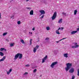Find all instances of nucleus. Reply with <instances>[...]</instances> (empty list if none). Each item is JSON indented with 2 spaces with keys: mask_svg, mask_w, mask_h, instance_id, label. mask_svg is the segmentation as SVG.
<instances>
[{
  "mask_svg": "<svg viewBox=\"0 0 79 79\" xmlns=\"http://www.w3.org/2000/svg\"><path fill=\"white\" fill-rule=\"evenodd\" d=\"M67 67L65 68V70L66 71H68L72 66V64L70 63H68L66 64Z\"/></svg>",
  "mask_w": 79,
  "mask_h": 79,
  "instance_id": "nucleus-1",
  "label": "nucleus"
},
{
  "mask_svg": "<svg viewBox=\"0 0 79 79\" xmlns=\"http://www.w3.org/2000/svg\"><path fill=\"white\" fill-rule=\"evenodd\" d=\"M56 17V12H55L54 13L53 16L52 17V20L55 19Z\"/></svg>",
  "mask_w": 79,
  "mask_h": 79,
  "instance_id": "nucleus-2",
  "label": "nucleus"
},
{
  "mask_svg": "<svg viewBox=\"0 0 79 79\" xmlns=\"http://www.w3.org/2000/svg\"><path fill=\"white\" fill-rule=\"evenodd\" d=\"M39 12H40L41 13V14L40 15V16L42 15H44V14H45V12L44 10H39Z\"/></svg>",
  "mask_w": 79,
  "mask_h": 79,
  "instance_id": "nucleus-3",
  "label": "nucleus"
},
{
  "mask_svg": "<svg viewBox=\"0 0 79 79\" xmlns=\"http://www.w3.org/2000/svg\"><path fill=\"white\" fill-rule=\"evenodd\" d=\"M57 63H58V62H55L52 63L51 65V67H52V68H53L54 66H55V64H56Z\"/></svg>",
  "mask_w": 79,
  "mask_h": 79,
  "instance_id": "nucleus-4",
  "label": "nucleus"
},
{
  "mask_svg": "<svg viewBox=\"0 0 79 79\" xmlns=\"http://www.w3.org/2000/svg\"><path fill=\"white\" fill-rule=\"evenodd\" d=\"M47 55L46 56L42 59V63H44L45 61L47 60Z\"/></svg>",
  "mask_w": 79,
  "mask_h": 79,
  "instance_id": "nucleus-5",
  "label": "nucleus"
},
{
  "mask_svg": "<svg viewBox=\"0 0 79 79\" xmlns=\"http://www.w3.org/2000/svg\"><path fill=\"white\" fill-rule=\"evenodd\" d=\"M19 53H18L16 54V55H15V60H17V58L19 57Z\"/></svg>",
  "mask_w": 79,
  "mask_h": 79,
  "instance_id": "nucleus-6",
  "label": "nucleus"
},
{
  "mask_svg": "<svg viewBox=\"0 0 79 79\" xmlns=\"http://www.w3.org/2000/svg\"><path fill=\"white\" fill-rule=\"evenodd\" d=\"M69 73H74V69L73 68H71V69L69 70Z\"/></svg>",
  "mask_w": 79,
  "mask_h": 79,
  "instance_id": "nucleus-7",
  "label": "nucleus"
},
{
  "mask_svg": "<svg viewBox=\"0 0 79 79\" xmlns=\"http://www.w3.org/2000/svg\"><path fill=\"white\" fill-rule=\"evenodd\" d=\"M5 58H6V57L5 56H4L0 60V62H2V61H4V60H5Z\"/></svg>",
  "mask_w": 79,
  "mask_h": 79,
  "instance_id": "nucleus-8",
  "label": "nucleus"
},
{
  "mask_svg": "<svg viewBox=\"0 0 79 79\" xmlns=\"http://www.w3.org/2000/svg\"><path fill=\"white\" fill-rule=\"evenodd\" d=\"M74 45H75V48H78V47H79V45H77V43H74Z\"/></svg>",
  "mask_w": 79,
  "mask_h": 79,
  "instance_id": "nucleus-9",
  "label": "nucleus"
},
{
  "mask_svg": "<svg viewBox=\"0 0 79 79\" xmlns=\"http://www.w3.org/2000/svg\"><path fill=\"white\" fill-rule=\"evenodd\" d=\"M19 59H21L22 58H23V54H20L19 53Z\"/></svg>",
  "mask_w": 79,
  "mask_h": 79,
  "instance_id": "nucleus-10",
  "label": "nucleus"
},
{
  "mask_svg": "<svg viewBox=\"0 0 79 79\" xmlns=\"http://www.w3.org/2000/svg\"><path fill=\"white\" fill-rule=\"evenodd\" d=\"M30 15H34V11L33 10H31L30 11Z\"/></svg>",
  "mask_w": 79,
  "mask_h": 79,
  "instance_id": "nucleus-11",
  "label": "nucleus"
},
{
  "mask_svg": "<svg viewBox=\"0 0 79 79\" xmlns=\"http://www.w3.org/2000/svg\"><path fill=\"white\" fill-rule=\"evenodd\" d=\"M60 29L61 28H60V27H59L58 30L56 31V34H60V33L59 32V30H60Z\"/></svg>",
  "mask_w": 79,
  "mask_h": 79,
  "instance_id": "nucleus-12",
  "label": "nucleus"
},
{
  "mask_svg": "<svg viewBox=\"0 0 79 79\" xmlns=\"http://www.w3.org/2000/svg\"><path fill=\"white\" fill-rule=\"evenodd\" d=\"M68 53H66L64 54V57H65V58H68Z\"/></svg>",
  "mask_w": 79,
  "mask_h": 79,
  "instance_id": "nucleus-13",
  "label": "nucleus"
},
{
  "mask_svg": "<svg viewBox=\"0 0 79 79\" xmlns=\"http://www.w3.org/2000/svg\"><path fill=\"white\" fill-rule=\"evenodd\" d=\"M77 32V31H73L71 32V34H76Z\"/></svg>",
  "mask_w": 79,
  "mask_h": 79,
  "instance_id": "nucleus-14",
  "label": "nucleus"
},
{
  "mask_svg": "<svg viewBox=\"0 0 79 79\" xmlns=\"http://www.w3.org/2000/svg\"><path fill=\"white\" fill-rule=\"evenodd\" d=\"M62 21H63V19H60L58 22V23H62Z\"/></svg>",
  "mask_w": 79,
  "mask_h": 79,
  "instance_id": "nucleus-15",
  "label": "nucleus"
},
{
  "mask_svg": "<svg viewBox=\"0 0 79 79\" xmlns=\"http://www.w3.org/2000/svg\"><path fill=\"white\" fill-rule=\"evenodd\" d=\"M0 55L1 56H3V55H4V54L2 52H0Z\"/></svg>",
  "mask_w": 79,
  "mask_h": 79,
  "instance_id": "nucleus-16",
  "label": "nucleus"
},
{
  "mask_svg": "<svg viewBox=\"0 0 79 79\" xmlns=\"http://www.w3.org/2000/svg\"><path fill=\"white\" fill-rule=\"evenodd\" d=\"M36 50H37V49L35 48H34L33 49V52L35 53L36 52Z\"/></svg>",
  "mask_w": 79,
  "mask_h": 79,
  "instance_id": "nucleus-17",
  "label": "nucleus"
},
{
  "mask_svg": "<svg viewBox=\"0 0 79 79\" xmlns=\"http://www.w3.org/2000/svg\"><path fill=\"white\" fill-rule=\"evenodd\" d=\"M32 39H30V45H32Z\"/></svg>",
  "mask_w": 79,
  "mask_h": 79,
  "instance_id": "nucleus-18",
  "label": "nucleus"
},
{
  "mask_svg": "<svg viewBox=\"0 0 79 79\" xmlns=\"http://www.w3.org/2000/svg\"><path fill=\"white\" fill-rule=\"evenodd\" d=\"M77 10H75L74 11V15H76L77 13Z\"/></svg>",
  "mask_w": 79,
  "mask_h": 79,
  "instance_id": "nucleus-19",
  "label": "nucleus"
},
{
  "mask_svg": "<svg viewBox=\"0 0 79 79\" xmlns=\"http://www.w3.org/2000/svg\"><path fill=\"white\" fill-rule=\"evenodd\" d=\"M20 41L22 43V44H25V43H24V41L23 39L21 40Z\"/></svg>",
  "mask_w": 79,
  "mask_h": 79,
  "instance_id": "nucleus-20",
  "label": "nucleus"
},
{
  "mask_svg": "<svg viewBox=\"0 0 79 79\" xmlns=\"http://www.w3.org/2000/svg\"><path fill=\"white\" fill-rule=\"evenodd\" d=\"M46 30L47 31H48L49 30H50V28L49 27H46Z\"/></svg>",
  "mask_w": 79,
  "mask_h": 79,
  "instance_id": "nucleus-21",
  "label": "nucleus"
},
{
  "mask_svg": "<svg viewBox=\"0 0 79 79\" xmlns=\"http://www.w3.org/2000/svg\"><path fill=\"white\" fill-rule=\"evenodd\" d=\"M8 34V33L7 32H5L3 33V36H5V35H6V34Z\"/></svg>",
  "mask_w": 79,
  "mask_h": 79,
  "instance_id": "nucleus-22",
  "label": "nucleus"
},
{
  "mask_svg": "<svg viewBox=\"0 0 79 79\" xmlns=\"http://www.w3.org/2000/svg\"><path fill=\"white\" fill-rule=\"evenodd\" d=\"M45 15L44 14H43L40 18V19H42V18H44V16Z\"/></svg>",
  "mask_w": 79,
  "mask_h": 79,
  "instance_id": "nucleus-23",
  "label": "nucleus"
},
{
  "mask_svg": "<svg viewBox=\"0 0 79 79\" xmlns=\"http://www.w3.org/2000/svg\"><path fill=\"white\" fill-rule=\"evenodd\" d=\"M4 48H1L0 49V51H1V52H2V51L4 50Z\"/></svg>",
  "mask_w": 79,
  "mask_h": 79,
  "instance_id": "nucleus-24",
  "label": "nucleus"
},
{
  "mask_svg": "<svg viewBox=\"0 0 79 79\" xmlns=\"http://www.w3.org/2000/svg\"><path fill=\"white\" fill-rule=\"evenodd\" d=\"M10 47H13L14 46V44H10Z\"/></svg>",
  "mask_w": 79,
  "mask_h": 79,
  "instance_id": "nucleus-25",
  "label": "nucleus"
},
{
  "mask_svg": "<svg viewBox=\"0 0 79 79\" xmlns=\"http://www.w3.org/2000/svg\"><path fill=\"white\" fill-rule=\"evenodd\" d=\"M39 47V45H37L35 47V48H36V49H38Z\"/></svg>",
  "mask_w": 79,
  "mask_h": 79,
  "instance_id": "nucleus-26",
  "label": "nucleus"
},
{
  "mask_svg": "<svg viewBox=\"0 0 79 79\" xmlns=\"http://www.w3.org/2000/svg\"><path fill=\"white\" fill-rule=\"evenodd\" d=\"M28 10H31V8L29 7H27L26 8Z\"/></svg>",
  "mask_w": 79,
  "mask_h": 79,
  "instance_id": "nucleus-27",
  "label": "nucleus"
},
{
  "mask_svg": "<svg viewBox=\"0 0 79 79\" xmlns=\"http://www.w3.org/2000/svg\"><path fill=\"white\" fill-rule=\"evenodd\" d=\"M37 71V69H35L33 70V73H35Z\"/></svg>",
  "mask_w": 79,
  "mask_h": 79,
  "instance_id": "nucleus-28",
  "label": "nucleus"
},
{
  "mask_svg": "<svg viewBox=\"0 0 79 79\" xmlns=\"http://www.w3.org/2000/svg\"><path fill=\"white\" fill-rule=\"evenodd\" d=\"M17 23H18V24H21V21H18L17 22Z\"/></svg>",
  "mask_w": 79,
  "mask_h": 79,
  "instance_id": "nucleus-29",
  "label": "nucleus"
},
{
  "mask_svg": "<svg viewBox=\"0 0 79 79\" xmlns=\"http://www.w3.org/2000/svg\"><path fill=\"white\" fill-rule=\"evenodd\" d=\"M7 74H8V75H9V74H10V72L9 71V72H7Z\"/></svg>",
  "mask_w": 79,
  "mask_h": 79,
  "instance_id": "nucleus-30",
  "label": "nucleus"
},
{
  "mask_svg": "<svg viewBox=\"0 0 79 79\" xmlns=\"http://www.w3.org/2000/svg\"><path fill=\"white\" fill-rule=\"evenodd\" d=\"M28 74V73L27 72H25L24 74L23 75H26V74Z\"/></svg>",
  "mask_w": 79,
  "mask_h": 79,
  "instance_id": "nucleus-31",
  "label": "nucleus"
},
{
  "mask_svg": "<svg viewBox=\"0 0 79 79\" xmlns=\"http://www.w3.org/2000/svg\"><path fill=\"white\" fill-rule=\"evenodd\" d=\"M9 71L10 73H11V71H12V69L11 68V69H10V70H9Z\"/></svg>",
  "mask_w": 79,
  "mask_h": 79,
  "instance_id": "nucleus-32",
  "label": "nucleus"
},
{
  "mask_svg": "<svg viewBox=\"0 0 79 79\" xmlns=\"http://www.w3.org/2000/svg\"><path fill=\"white\" fill-rule=\"evenodd\" d=\"M72 48H76V47L75 46H73L72 47Z\"/></svg>",
  "mask_w": 79,
  "mask_h": 79,
  "instance_id": "nucleus-33",
  "label": "nucleus"
},
{
  "mask_svg": "<svg viewBox=\"0 0 79 79\" xmlns=\"http://www.w3.org/2000/svg\"><path fill=\"white\" fill-rule=\"evenodd\" d=\"M75 78V76H73L72 77V78L71 79H74V78Z\"/></svg>",
  "mask_w": 79,
  "mask_h": 79,
  "instance_id": "nucleus-34",
  "label": "nucleus"
},
{
  "mask_svg": "<svg viewBox=\"0 0 79 79\" xmlns=\"http://www.w3.org/2000/svg\"><path fill=\"white\" fill-rule=\"evenodd\" d=\"M30 66V65L29 64H27V65H25V66H26V67L27 66L28 67H29Z\"/></svg>",
  "mask_w": 79,
  "mask_h": 79,
  "instance_id": "nucleus-35",
  "label": "nucleus"
},
{
  "mask_svg": "<svg viewBox=\"0 0 79 79\" xmlns=\"http://www.w3.org/2000/svg\"><path fill=\"white\" fill-rule=\"evenodd\" d=\"M14 17H15V16H14V15L12 16L11 17V18L14 19Z\"/></svg>",
  "mask_w": 79,
  "mask_h": 79,
  "instance_id": "nucleus-36",
  "label": "nucleus"
},
{
  "mask_svg": "<svg viewBox=\"0 0 79 79\" xmlns=\"http://www.w3.org/2000/svg\"><path fill=\"white\" fill-rule=\"evenodd\" d=\"M66 39V38H64L60 40L59 41H61V40H63V39Z\"/></svg>",
  "mask_w": 79,
  "mask_h": 79,
  "instance_id": "nucleus-37",
  "label": "nucleus"
},
{
  "mask_svg": "<svg viewBox=\"0 0 79 79\" xmlns=\"http://www.w3.org/2000/svg\"><path fill=\"white\" fill-rule=\"evenodd\" d=\"M48 39H49V38H48V37H47V38L45 39V40H48Z\"/></svg>",
  "mask_w": 79,
  "mask_h": 79,
  "instance_id": "nucleus-38",
  "label": "nucleus"
},
{
  "mask_svg": "<svg viewBox=\"0 0 79 79\" xmlns=\"http://www.w3.org/2000/svg\"><path fill=\"white\" fill-rule=\"evenodd\" d=\"M62 15H66V13H64V12H62Z\"/></svg>",
  "mask_w": 79,
  "mask_h": 79,
  "instance_id": "nucleus-39",
  "label": "nucleus"
},
{
  "mask_svg": "<svg viewBox=\"0 0 79 79\" xmlns=\"http://www.w3.org/2000/svg\"><path fill=\"white\" fill-rule=\"evenodd\" d=\"M64 29V28L63 27H62L61 28V29H62V30H63Z\"/></svg>",
  "mask_w": 79,
  "mask_h": 79,
  "instance_id": "nucleus-40",
  "label": "nucleus"
},
{
  "mask_svg": "<svg viewBox=\"0 0 79 79\" xmlns=\"http://www.w3.org/2000/svg\"><path fill=\"white\" fill-rule=\"evenodd\" d=\"M32 30L33 31H34V30H35V28H33Z\"/></svg>",
  "mask_w": 79,
  "mask_h": 79,
  "instance_id": "nucleus-41",
  "label": "nucleus"
},
{
  "mask_svg": "<svg viewBox=\"0 0 79 79\" xmlns=\"http://www.w3.org/2000/svg\"><path fill=\"white\" fill-rule=\"evenodd\" d=\"M77 31H79V28L77 29Z\"/></svg>",
  "mask_w": 79,
  "mask_h": 79,
  "instance_id": "nucleus-42",
  "label": "nucleus"
},
{
  "mask_svg": "<svg viewBox=\"0 0 79 79\" xmlns=\"http://www.w3.org/2000/svg\"><path fill=\"white\" fill-rule=\"evenodd\" d=\"M4 51H5V52H6V49H5V48H4Z\"/></svg>",
  "mask_w": 79,
  "mask_h": 79,
  "instance_id": "nucleus-43",
  "label": "nucleus"
},
{
  "mask_svg": "<svg viewBox=\"0 0 79 79\" xmlns=\"http://www.w3.org/2000/svg\"><path fill=\"white\" fill-rule=\"evenodd\" d=\"M1 19V13H0V19Z\"/></svg>",
  "mask_w": 79,
  "mask_h": 79,
  "instance_id": "nucleus-44",
  "label": "nucleus"
},
{
  "mask_svg": "<svg viewBox=\"0 0 79 79\" xmlns=\"http://www.w3.org/2000/svg\"><path fill=\"white\" fill-rule=\"evenodd\" d=\"M56 42L57 43H58L59 42V41H56Z\"/></svg>",
  "mask_w": 79,
  "mask_h": 79,
  "instance_id": "nucleus-45",
  "label": "nucleus"
},
{
  "mask_svg": "<svg viewBox=\"0 0 79 79\" xmlns=\"http://www.w3.org/2000/svg\"><path fill=\"white\" fill-rule=\"evenodd\" d=\"M32 34V32H31V34Z\"/></svg>",
  "mask_w": 79,
  "mask_h": 79,
  "instance_id": "nucleus-46",
  "label": "nucleus"
},
{
  "mask_svg": "<svg viewBox=\"0 0 79 79\" xmlns=\"http://www.w3.org/2000/svg\"><path fill=\"white\" fill-rule=\"evenodd\" d=\"M12 0V1H13V0Z\"/></svg>",
  "mask_w": 79,
  "mask_h": 79,
  "instance_id": "nucleus-47",
  "label": "nucleus"
}]
</instances>
